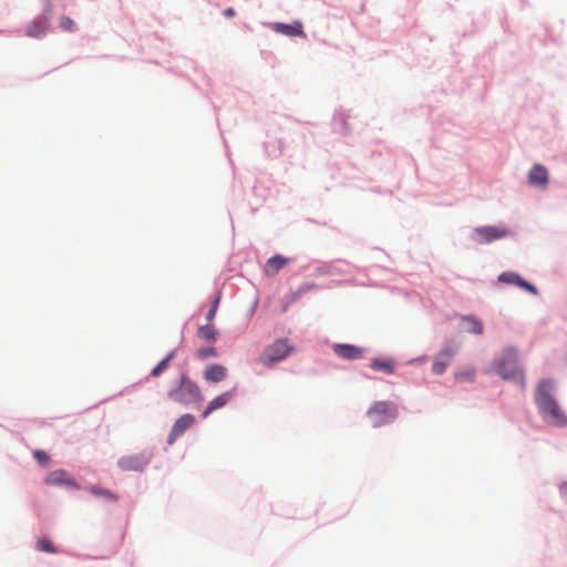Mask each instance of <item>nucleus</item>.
<instances>
[{"mask_svg":"<svg viewBox=\"0 0 567 567\" xmlns=\"http://www.w3.org/2000/svg\"><path fill=\"white\" fill-rule=\"evenodd\" d=\"M554 391L555 383L553 380H542L535 391V403L543 419L548 424L554 426H565L567 425V415L554 398Z\"/></svg>","mask_w":567,"mask_h":567,"instance_id":"nucleus-1","label":"nucleus"},{"mask_svg":"<svg viewBox=\"0 0 567 567\" xmlns=\"http://www.w3.org/2000/svg\"><path fill=\"white\" fill-rule=\"evenodd\" d=\"M167 395L173 402L183 405L198 403L203 400L199 386L185 373L181 375L177 385L173 386Z\"/></svg>","mask_w":567,"mask_h":567,"instance_id":"nucleus-2","label":"nucleus"},{"mask_svg":"<svg viewBox=\"0 0 567 567\" xmlns=\"http://www.w3.org/2000/svg\"><path fill=\"white\" fill-rule=\"evenodd\" d=\"M518 362V351L514 347L506 348L502 354V358L497 364V373L504 380H513L516 381L525 388V378L524 372L517 365Z\"/></svg>","mask_w":567,"mask_h":567,"instance_id":"nucleus-3","label":"nucleus"},{"mask_svg":"<svg viewBox=\"0 0 567 567\" xmlns=\"http://www.w3.org/2000/svg\"><path fill=\"white\" fill-rule=\"evenodd\" d=\"M293 350L287 339H278L265 348L259 361L266 367H271L286 359Z\"/></svg>","mask_w":567,"mask_h":567,"instance_id":"nucleus-4","label":"nucleus"},{"mask_svg":"<svg viewBox=\"0 0 567 567\" xmlns=\"http://www.w3.org/2000/svg\"><path fill=\"white\" fill-rule=\"evenodd\" d=\"M368 416L372 425L379 427L392 422L398 416V409L390 401H379L369 409Z\"/></svg>","mask_w":567,"mask_h":567,"instance_id":"nucleus-5","label":"nucleus"},{"mask_svg":"<svg viewBox=\"0 0 567 567\" xmlns=\"http://www.w3.org/2000/svg\"><path fill=\"white\" fill-rule=\"evenodd\" d=\"M473 234L478 244H488L508 237L512 233L506 226H483L475 228Z\"/></svg>","mask_w":567,"mask_h":567,"instance_id":"nucleus-6","label":"nucleus"},{"mask_svg":"<svg viewBox=\"0 0 567 567\" xmlns=\"http://www.w3.org/2000/svg\"><path fill=\"white\" fill-rule=\"evenodd\" d=\"M150 462V456L145 453L123 456L118 460L117 465L123 471L140 472L145 468Z\"/></svg>","mask_w":567,"mask_h":567,"instance_id":"nucleus-7","label":"nucleus"},{"mask_svg":"<svg viewBox=\"0 0 567 567\" xmlns=\"http://www.w3.org/2000/svg\"><path fill=\"white\" fill-rule=\"evenodd\" d=\"M45 484L51 486H66L69 488L78 489V483L64 470L52 471L45 477Z\"/></svg>","mask_w":567,"mask_h":567,"instance_id":"nucleus-8","label":"nucleus"},{"mask_svg":"<svg viewBox=\"0 0 567 567\" xmlns=\"http://www.w3.org/2000/svg\"><path fill=\"white\" fill-rule=\"evenodd\" d=\"M195 423L194 415L186 413L178 417L172 426L167 442L173 444L177 437L183 435Z\"/></svg>","mask_w":567,"mask_h":567,"instance_id":"nucleus-9","label":"nucleus"},{"mask_svg":"<svg viewBox=\"0 0 567 567\" xmlns=\"http://www.w3.org/2000/svg\"><path fill=\"white\" fill-rule=\"evenodd\" d=\"M455 354V349L451 347L443 348L437 355L435 357L433 364H432V371L435 374H442L449 367L453 355Z\"/></svg>","mask_w":567,"mask_h":567,"instance_id":"nucleus-10","label":"nucleus"},{"mask_svg":"<svg viewBox=\"0 0 567 567\" xmlns=\"http://www.w3.org/2000/svg\"><path fill=\"white\" fill-rule=\"evenodd\" d=\"M332 349L339 358L346 360H358L364 353V349L348 343H336Z\"/></svg>","mask_w":567,"mask_h":567,"instance_id":"nucleus-11","label":"nucleus"},{"mask_svg":"<svg viewBox=\"0 0 567 567\" xmlns=\"http://www.w3.org/2000/svg\"><path fill=\"white\" fill-rule=\"evenodd\" d=\"M498 280L501 282L519 286L523 289L532 292L533 295H537V289L532 284H529V282L525 281L523 278H520L516 272H513V271L502 272L498 276Z\"/></svg>","mask_w":567,"mask_h":567,"instance_id":"nucleus-12","label":"nucleus"},{"mask_svg":"<svg viewBox=\"0 0 567 567\" xmlns=\"http://www.w3.org/2000/svg\"><path fill=\"white\" fill-rule=\"evenodd\" d=\"M235 389L214 398L203 411V417H207L214 411L224 408L233 399Z\"/></svg>","mask_w":567,"mask_h":567,"instance_id":"nucleus-13","label":"nucleus"},{"mask_svg":"<svg viewBox=\"0 0 567 567\" xmlns=\"http://www.w3.org/2000/svg\"><path fill=\"white\" fill-rule=\"evenodd\" d=\"M227 378V369L221 364H209L204 371V379L208 382L218 383Z\"/></svg>","mask_w":567,"mask_h":567,"instance_id":"nucleus-14","label":"nucleus"},{"mask_svg":"<svg viewBox=\"0 0 567 567\" xmlns=\"http://www.w3.org/2000/svg\"><path fill=\"white\" fill-rule=\"evenodd\" d=\"M528 181L532 185L545 187L548 183V172L543 165L536 164L528 174Z\"/></svg>","mask_w":567,"mask_h":567,"instance_id":"nucleus-15","label":"nucleus"},{"mask_svg":"<svg viewBox=\"0 0 567 567\" xmlns=\"http://www.w3.org/2000/svg\"><path fill=\"white\" fill-rule=\"evenodd\" d=\"M274 29L276 32L287 35V37L306 38V34L302 30V23L300 21H296L293 24L278 22L274 25Z\"/></svg>","mask_w":567,"mask_h":567,"instance_id":"nucleus-16","label":"nucleus"},{"mask_svg":"<svg viewBox=\"0 0 567 567\" xmlns=\"http://www.w3.org/2000/svg\"><path fill=\"white\" fill-rule=\"evenodd\" d=\"M288 262H289V259L284 256H280V255L272 256L271 258H269L266 261V264L264 266V272L267 276H275L282 268H285L288 265Z\"/></svg>","mask_w":567,"mask_h":567,"instance_id":"nucleus-17","label":"nucleus"},{"mask_svg":"<svg viewBox=\"0 0 567 567\" xmlns=\"http://www.w3.org/2000/svg\"><path fill=\"white\" fill-rule=\"evenodd\" d=\"M49 29V20L40 18L30 22L27 27V35L31 38H40L45 34Z\"/></svg>","mask_w":567,"mask_h":567,"instance_id":"nucleus-18","label":"nucleus"},{"mask_svg":"<svg viewBox=\"0 0 567 567\" xmlns=\"http://www.w3.org/2000/svg\"><path fill=\"white\" fill-rule=\"evenodd\" d=\"M462 330L468 333L482 334L483 324L482 321L473 316L463 317L461 320Z\"/></svg>","mask_w":567,"mask_h":567,"instance_id":"nucleus-19","label":"nucleus"},{"mask_svg":"<svg viewBox=\"0 0 567 567\" xmlns=\"http://www.w3.org/2000/svg\"><path fill=\"white\" fill-rule=\"evenodd\" d=\"M197 336L203 341L214 343L217 339L218 332L212 324H205L198 328Z\"/></svg>","mask_w":567,"mask_h":567,"instance_id":"nucleus-20","label":"nucleus"},{"mask_svg":"<svg viewBox=\"0 0 567 567\" xmlns=\"http://www.w3.org/2000/svg\"><path fill=\"white\" fill-rule=\"evenodd\" d=\"M371 368L375 371L392 374L394 372V361L391 359H374L371 362Z\"/></svg>","mask_w":567,"mask_h":567,"instance_id":"nucleus-21","label":"nucleus"},{"mask_svg":"<svg viewBox=\"0 0 567 567\" xmlns=\"http://www.w3.org/2000/svg\"><path fill=\"white\" fill-rule=\"evenodd\" d=\"M175 358V351H171L151 372L154 378L159 377L168 367L169 362Z\"/></svg>","mask_w":567,"mask_h":567,"instance_id":"nucleus-22","label":"nucleus"},{"mask_svg":"<svg viewBox=\"0 0 567 567\" xmlns=\"http://www.w3.org/2000/svg\"><path fill=\"white\" fill-rule=\"evenodd\" d=\"M35 547L40 551H44V553H49V554H55L56 553V548L51 543V540L48 539V538H44V537L43 538H39L37 540Z\"/></svg>","mask_w":567,"mask_h":567,"instance_id":"nucleus-23","label":"nucleus"},{"mask_svg":"<svg viewBox=\"0 0 567 567\" xmlns=\"http://www.w3.org/2000/svg\"><path fill=\"white\" fill-rule=\"evenodd\" d=\"M195 355L199 360H206L208 358L217 357V350L214 347L200 348V349L196 350Z\"/></svg>","mask_w":567,"mask_h":567,"instance_id":"nucleus-24","label":"nucleus"},{"mask_svg":"<svg viewBox=\"0 0 567 567\" xmlns=\"http://www.w3.org/2000/svg\"><path fill=\"white\" fill-rule=\"evenodd\" d=\"M90 491L94 495L103 497L107 501H116L117 499V497L111 491H107V489H104V488H101L97 486H91Z\"/></svg>","mask_w":567,"mask_h":567,"instance_id":"nucleus-25","label":"nucleus"},{"mask_svg":"<svg viewBox=\"0 0 567 567\" xmlns=\"http://www.w3.org/2000/svg\"><path fill=\"white\" fill-rule=\"evenodd\" d=\"M59 24L61 29L68 32H73L76 30L75 22L70 17H61Z\"/></svg>","mask_w":567,"mask_h":567,"instance_id":"nucleus-26","label":"nucleus"},{"mask_svg":"<svg viewBox=\"0 0 567 567\" xmlns=\"http://www.w3.org/2000/svg\"><path fill=\"white\" fill-rule=\"evenodd\" d=\"M474 374H475V370L474 368H466L465 370L463 371H460L455 374V379L456 380H467V381H472L473 378H474Z\"/></svg>","mask_w":567,"mask_h":567,"instance_id":"nucleus-27","label":"nucleus"},{"mask_svg":"<svg viewBox=\"0 0 567 567\" xmlns=\"http://www.w3.org/2000/svg\"><path fill=\"white\" fill-rule=\"evenodd\" d=\"M218 305H219V298H216L213 301V305H212L210 309L206 313V319H207L208 322L214 320V318L216 316V312H217V309H218Z\"/></svg>","mask_w":567,"mask_h":567,"instance_id":"nucleus-28","label":"nucleus"},{"mask_svg":"<svg viewBox=\"0 0 567 567\" xmlns=\"http://www.w3.org/2000/svg\"><path fill=\"white\" fill-rule=\"evenodd\" d=\"M33 455L42 466L49 463L50 457L44 451H35Z\"/></svg>","mask_w":567,"mask_h":567,"instance_id":"nucleus-29","label":"nucleus"},{"mask_svg":"<svg viewBox=\"0 0 567 567\" xmlns=\"http://www.w3.org/2000/svg\"><path fill=\"white\" fill-rule=\"evenodd\" d=\"M223 13L226 18H233L235 16V10L233 8H227Z\"/></svg>","mask_w":567,"mask_h":567,"instance_id":"nucleus-30","label":"nucleus"}]
</instances>
